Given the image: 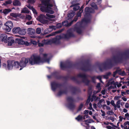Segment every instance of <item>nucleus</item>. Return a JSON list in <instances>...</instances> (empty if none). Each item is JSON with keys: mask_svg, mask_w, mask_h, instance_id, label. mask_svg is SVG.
I'll list each match as a JSON object with an SVG mask.
<instances>
[{"mask_svg": "<svg viewBox=\"0 0 129 129\" xmlns=\"http://www.w3.org/2000/svg\"><path fill=\"white\" fill-rule=\"evenodd\" d=\"M42 4L45 6V7H42L41 10L43 12H46L48 13L46 14V17L44 15L41 14L37 18V19L41 23L45 24L47 23L48 21L46 19H48L49 21H54L55 19L54 15H51L50 14H53L54 11L52 10L51 7L52 6V4L54 3L53 0H41Z\"/></svg>", "mask_w": 129, "mask_h": 129, "instance_id": "f257e3e1", "label": "nucleus"}, {"mask_svg": "<svg viewBox=\"0 0 129 129\" xmlns=\"http://www.w3.org/2000/svg\"><path fill=\"white\" fill-rule=\"evenodd\" d=\"M43 56L44 59V60L42 59L39 55L36 54H33L29 59L25 58H22L20 61L19 66L21 68L19 70H21L22 69L21 68H23L25 67L28 61L29 63L32 65L40 64L44 61L49 63L50 60L49 58V55L44 54Z\"/></svg>", "mask_w": 129, "mask_h": 129, "instance_id": "f03ea898", "label": "nucleus"}, {"mask_svg": "<svg viewBox=\"0 0 129 129\" xmlns=\"http://www.w3.org/2000/svg\"><path fill=\"white\" fill-rule=\"evenodd\" d=\"M70 30H69L67 32V34L63 35L62 36H58L56 37V38L51 39L50 40H44L42 41V43L40 42V41L38 40V46H42L45 44H49L52 43H54L55 44H58L59 42V40L63 37H64L66 38H67V36H69L70 37L72 36V33H70Z\"/></svg>", "mask_w": 129, "mask_h": 129, "instance_id": "7ed1b4c3", "label": "nucleus"}, {"mask_svg": "<svg viewBox=\"0 0 129 129\" xmlns=\"http://www.w3.org/2000/svg\"><path fill=\"white\" fill-rule=\"evenodd\" d=\"M121 83V82L119 83L118 82H114V81L112 80H110L108 82L109 85H111L109 88L110 89L114 88L116 87V86L118 87H119L122 85Z\"/></svg>", "mask_w": 129, "mask_h": 129, "instance_id": "20e7f679", "label": "nucleus"}, {"mask_svg": "<svg viewBox=\"0 0 129 129\" xmlns=\"http://www.w3.org/2000/svg\"><path fill=\"white\" fill-rule=\"evenodd\" d=\"M13 26V24L12 22L10 21H7L5 23L4 26V29L6 31H10Z\"/></svg>", "mask_w": 129, "mask_h": 129, "instance_id": "39448f33", "label": "nucleus"}, {"mask_svg": "<svg viewBox=\"0 0 129 129\" xmlns=\"http://www.w3.org/2000/svg\"><path fill=\"white\" fill-rule=\"evenodd\" d=\"M67 101L68 102L67 107L69 109L72 110L74 108L75 105L73 103V100L71 97H69L67 98Z\"/></svg>", "mask_w": 129, "mask_h": 129, "instance_id": "423d86ee", "label": "nucleus"}, {"mask_svg": "<svg viewBox=\"0 0 129 129\" xmlns=\"http://www.w3.org/2000/svg\"><path fill=\"white\" fill-rule=\"evenodd\" d=\"M78 77H81L82 78L83 82L87 85L89 82L87 79V76L84 74L80 73L78 75Z\"/></svg>", "mask_w": 129, "mask_h": 129, "instance_id": "0eeeda50", "label": "nucleus"}, {"mask_svg": "<svg viewBox=\"0 0 129 129\" xmlns=\"http://www.w3.org/2000/svg\"><path fill=\"white\" fill-rule=\"evenodd\" d=\"M80 0H74L72 2V5L71 6V7H74L73 9L74 10L76 11L78 10L80 8V7L78 6L79 5V3H77L74 4V3H76L79 1Z\"/></svg>", "mask_w": 129, "mask_h": 129, "instance_id": "6e6552de", "label": "nucleus"}, {"mask_svg": "<svg viewBox=\"0 0 129 129\" xmlns=\"http://www.w3.org/2000/svg\"><path fill=\"white\" fill-rule=\"evenodd\" d=\"M16 42L18 44L23 45L24 44L27 46H29L30 43H29L27 41H24L23 40L21 39H16Z\"/></svg>", "mask_w": 129, "mask_h": 129, "instance_id": "1a4fd4ad", "label": "nucleus"}, {"mask_svg": "<svg viewBox=\"0 0 129 129\" xmlns=\"http://www.w3.org/2000/svg\"><path fill=\"white\" fill-rule=\"evenodd\" d=\"M28 31L31 37L33 38H35L36 36L34 35L35 33V29L30 28L28 29Z\"/></svg>", "mask_w": 129, "mask_h": 129, "instance_id": "9d476101", "label": "nucleus"}, {"mask_svg": "<svg viewBox=\"0 0 129 129\" xmlns=\"http://www.w3.org/2000/svg\"><path fill=\"white\" fill-rule=\"evenodd\" d=\"M85 11L86 12V16H87L89 13H93L94 12L92 8H89L88 7L85 8Z\"/></svg>", "mask_w": 129, "mask_h": 129, "instance_id": "9b49d317", "label": "nucleus"}, {"mask_svg": "<svg viewBox=\"0 0 129 129\" xmlns=\"http://www.w3.org/2000/svg\"><path fill=\"white\" fill-rule=\"evenodd\" d=\"M1 37L2 39V40L5 43L7 42L8 38L7 39V37L6 34H1Z\"/></svg>", "mask_w": 129, "mask_h": 129, "instance_id": "f8f14e48", "label": "nucleus"}, {"mask_svg": "<svg viewBox=\"0 0 129 129\" xmlns=\"http://www.w3.org/2000/svg\"><path fill=\"white\" fill-rule=\"evenodd\" d=\"M58 84L55 82H53L51 83V86L52 90L54 91L58 87Z\"/></svg>", "mask_w": 129, "mask_h": 129, "instance_id": "ddd939ff", "label": "nucleus"}, {"mask_svg": "<svg viewBox=\"0 0 129 129\" xmlns=\"http://www.w3.org/2000/svg\"><path fill=\"white\" fill-rule=\"evenodd\" d=\"M8 40L9 41H8V45L9 46H11L12 45L14 42V40L12 39V37H8Z\"/></svg>", "mask_w": 129, "mask_h": 129, "instance_id": "4468645a", "label": "nucleus"}, {"mask_svg": "<svg viewBox=\"0 0 129 129\" xmlns=\"http://www.w3.org/2000/svg\"><path fill=\"white\" fill-rule=\"evenodd\" d=\"M12 63V62L11 61H8L7 68L8 70L12 69L13 67Z\"/></svg>", "mask_w": 129, "mask_h": 129, "instance_id": "2eb2a0df", "label": "nucleus"}, {"mask_svg": "<svg viewBox=\"0 0 129 129\" xmlns=\"http://www.w3.org/2000/svg\"><path fill=\"white\" fill-rule=\"evenodd\" d=\"M20 30V28L19 27H15L13 29V32L14 34L18 33Z\"/></svg>", "mask_w": 129, "mask_h": 129, "instance_id": "dca6fc26", "label": "nucleus"}, {"mask_svg": "<svg viewBox=\"0 0 129 129\" xmlns=\"http://www.w3.org/2000/svg\"><path fill=\"white\" fill-rule=\"evenodd\" d=\"M11 10L9 9H6L4 10L3 11L2 10H1L0 11V12H2L5 14H7L8 13L11 11Z\"/></svg>", "mask_w": 129, "mask_h": 129, "instance_id": "f3484780", "label": "nucleus"}, {"mask_svg": "<svg viewBox=\"0 0 129 129\" xmlns=\"http://www.w3.org/2000/svg\"><path fill=\"white\" fill-rule=\"evenodd\" d=\"M26 6L29 8L31 9L33 11L34 14H37V12L35 9L33 7L31 6L30 5H26Z\"/></svg>", "mask_w": 129, "mask_h": 129, "instance_id": "a211bd4d", "label": "nucleus"}, {"mask_svg": "<svg viewBox=\"0 0 129 129\" xmlns=\"http://www.w3.org/2000/svg\"><path fill=\"white\" fill-rule=\"evenodd\" d=\"M124 129H129V121H126L123 124Z\"/></svg>", "mask_w": 129, "mask_h": 129, "instance_id": "6ab92c4d", "label": "nucleus"}, {"mask_svg": "<svg viewBox=\"0 0 129 129\" xmlns=\"http://www.w3.org/2000/svg\"><path fill=\"white\" fill-rule=\"evenodd\" d=\"M21 13H29V11L27 8L24 7L21 10Z\"/></svg>", "mask_w": 129, "mask_h": 129, "instance_id": "aec40b11", "label": "nucleus"}, {"mask_svg": "<svg viewBox=\"0 0 129 129\" xmlns=\"http://www.w3.org/2000/svg\"><path fill=\"white\" fill-rule=\"evenodd\" d=\"M73 22V21H72L70 22V24H68V22L67 21H65L62 22V24L63 26H70L71 25Z\"/></svg>", "mask_w": 129, "mask_h": 129, "instance_id": "412c9836", "label": "nucleus"}, {"mask_svg": "<svg viewBox=\"0 0 129 129\" xmlns=\"http://www.w3.org/2000/svg\"><path fill=\"white\" fill-rule=\"evenodd\" d=\"M13 4L14 6H20L21 5V3L19 1L15 0L13 2Z\"/></svg>", "mask_w": 129, "mask_h": 129, "instance_id": "4be33fe9", "label": "nucleus"}, {"mask_svg": "<svg viewBox=\"0 0 129 129\" xmlns=\"http://www.w3.org/2000/svg\"><path fill=\"white\" fill-rule=\"evenodd\" d=\"M10 15L11 16L15 18L17 17L20 16L21 15V14H17L12 13H10Z\"/></svg>", "mask_w": 129, "mask_h": 129, "instance_id": "5701e85b", "label": "nucleus"}, {"mask_svg": "<svg viewBox=\"0 0 129 129\" xmlns=\"http://www.w3.org/2000/svg\"><path fill=\"white\" fill-rule=\"evenodd\" d=\"M120 100H119L117 102L116 104H115V106L114 107L115 110L116 109V108H120Z\"/></svg>", "mask_w": 129, "mask_h": 129, "instance_id": "b1692460", "label": "nucleus"}, {"mask_svg": "<svg viewBox=\"0 0 129 129\" xmlns=\"http://www.w3.org/2000/svg\"><path fill=\"white\" fill-rule=\"evenodd\" d=\"M19 62L17 61L14 62L13 64V67L15 68H18L19 67Z\"/></svg>", "mask_w": 129, "mask_h": 129, "instance_id": "393cba45", "label": "nucleus"}, {"mask_svg": "<svg viewBox=\"0 0 129 129\" xmlns=\"http://www.w3.org/2000/svg\"><path fill=\"white\" fill-rule=\"evenodd\" d=\"M83 122L86 125H87L89 123H90L92 122H94V121L92 119H87L84 121Z\"/></svg>", "mask_w": 129, "mask_h": 129, "instance_id": "a878e982", "label": "nucleus"}, {"mask_svg": "<svg viewBox=\"0 0 129 129\" xmlns=\"http://www.w3.org/2000/svg\"><path fill=\"white\" fill-rule=\"evenodd\" d=\"M62 31V30H60L58 31H56L55 33H52L51 34H50L49 35L46 36V37H49L51 36L55 35L56 34L60 33Z\"/></svg>", "mask_w": 129, "mask_h": 129, "instance_id": "bb28decb", "label": "nucleus"}, {"mask_svg": "<svg viewBox=\"0 0 129 129\" xmlns=\"http://www.w3.org/2000/svg\"><path fill=\"white\" fill-rule=\"evenodd\" d=\"M96 87L98 88L99 90L96 91H94V94H96V93L99 92L101 90V89L100 88V83H98V84L96 86Z\"/></svg>", "mask_w": 129, "mask_h": 129, "instance_id": "cd10ccee", "label": "nucleus"}, {"mask_svg": "<svg viewBox=\"0 0 129 129\" xmlns=\"http://www.w3.org/2000/svg\"><path fill=\"white\" fill-rule=\"evenodd\" d=\"M26 34V32L25 30L21 29L20 28L18 34L21 35H24Z\"/></svg>", "mask_w": 129, "mask_h": 129, "instance_id": "c85d7f7f", "label": "nucleus"}, {"mask_svg": "<svg viewBox=\"0 0 129 129\" xmlns=\"http://www.w3.org/2000/svg\"><path fill=\"white\" fill-rule=\"evenodd\" d=\"M66 66L65 63L63 62H60V67L62 69H63Z\"/></svg>", "mask_w": 129, "mask_h": 129, "instance_id": "c756f323", "label": "nucleus"}, {"mask_svg": "<svg viewBox=\"0 0 129 129\" xmlns=\"http://www.w3.org/2000/svg\"><path fill=\"white\" fill-rule=\"evenodd\" d=\"M96 78H97L98 79H99L100 81L101 82H102V81L101 80V76H98L97 77H96L95 76H94V77H92V81H93V82H95V81H94V79Z\"/></svg>", "mask_w": 129, "mask_h": 129, "instance_id": "7c9ffc66", "label": "nucleus"}, {"mask_svg": "<svg viewBox=\"0 0 129 129\" xmlns=\"http://www.w3.org/2000/svg\"><path fill=\"white\" fill-rule=\"evenodd\" d=\"M75 15V13L73 12L72 11V12L71 13H69L68 15V17L70 18H71L73 17Z\"/></svg>", "mask_w": 129, "mask_h": 129, "instance_id": "2f4dec72", "label": "nucleus"}, {"mask_svg": "<svg viewBox=\"0 0 129 129\" xmlns=\"http://www.w3.org/2000/svg\"><path fill=\"white\" fill-rule=\"evenodd\" d=\"M52 31V29L49 28L46 29L44 31V33L45 34H48L50 33Z\"/></svg>", "mask_w": 129, "mask_h": 129, "instance_id": "473e14b6", "label": "nucleus"}, {"mask_svg": "<svg viewBox=\"0 0 129 129\" xmlns=\"http://www.w3.org/2000/svg\"><path fill=\"white\" fill-rule=\"evenodd\" d=\"M83 118V117L82 116L80 115H78L77 117L75 118L78 121H80Z\"/></svg>", "mask_w": 129, "mask_h": 129, "instance_id": "72a5a7b5", "label": "nucleus"}, {"mask_svg": "<svg viewBox=\"0 0 129 129\" xmlns=\"http://www.w3.org/2000/svg\"><path fill=\"white\" fill-rule=\"evenodd\" d=\"M36 32L38 34L41 33V29L40 28H38L36 29Z\"/></svg>", "mask_w": 129, "mask_h": 129, "instance_id": "f704fd0d", "label": "nucleus"}, {"mask_svg": "<svg viewBox=\"0 0 129 129\" xmlns=\"http://www.w3.org/2000/svg\"><path fill=\"white\" fill-rule=\"evenodd\" d=\"M111 73L110 72H109L106 75H104L103 77L104 78L107 79L108 78L109 76L111 74Z\"/></svg>", "mask_w": 129, "mask_h": 129, "instance_id": "c9c22d12", "label": "nucleus"}, {"mask_svg": "<svg viewBox=\"0 0 129 129\" xmlns=\"http://www.w3.org/2000/svg\"><path fill=\"white\" fill-rule=\"evenodd\" d=\"M90 21V20L89 19H87L86 18H85L83 19L82 21V23H83L84 22L85 23H88Z\"/></svg>", "mask_w": 129, "mask_h": 129, "instance_id": "e433bc0d", "label": "nucleus"}, {"mask_svg": "<svg viewBox=\"0 0 129 129\" xmlns=\"http://www.w3.org/2000/svg\"><path fill=\"white\" fill-rule=\"evenodd\" d=\"M26 20H30L32 19V17L30 15H27L26 16Z\"/></svg>", "mask_w": 129, "mask_h": 129, "instance_id": "4c0bfd02", "label": "nucleus"}, {"mask_svg": "<svg viewBox=\"0 0 129 129\" xmlns=\"http://www.w3.org/2000/svg\"><path fill=\"white\" fill-rule=\"evenodd\" d=\"M91 5L95 9H97V6L95 5V3H91Z\"/></svg>", "mask_w": 129, "mask_h": 129, "instance_id": "58836bf2", "label": "nucleus"}, {"mask_svg": "<svg viewBox=\"0 0 129 129\" xmlns=\"http://www.w3.org/2000/svg\"><path fill=\"white\" fill-rule=\"evenodd\" d=\"M12 3V1L11 0H9L6 1L5 3H4V5H6L7 4H11Z\"/></svg>", "mask_w": 129, "mask_h": 129, "instance_id": "ea45409f", "label": "nucleus"}, {"mask_svg": "<svg viewBox=\"0 0 129 129\" xmlns=\"http://www.w3.org/2000/svg\"><path fill=\"white\" fill-rule=\"evenodd\" d=\"M28 43H30V45H31L32 44L34 45H36L37 43L35 41H33L31 40L30 42H28Z\"/></svg>", "mask_w": 129, "mask_h": 129, "instance_id": "a19ab883", "label": "nucleus"}, {"mask_svg": "<svg viewBox=\"0 0 129 129\" xmlns=\"http://www.w3.org/2000/svg\"><path fill=\"white\" fill-rule=\"evenodd\" d=\"M113 113H114L113 112L112 110H110V111H109L107 112V114L110 115H111L112 114H113Z\"/></svg>", "mask_w": 129, "mask_h": 129, "instance_id": "79ce46f5", "label": "nucleus"}, {"mask_svg": "<svg viewBox=\"0 0 129 129\" xmlns=\"http://www.w3.org/2000/svg\"><path fill=\"white\" fill-rule=\"evenodd\" d=\"M77 32L79 34H81L82 33V30L80 28H77L76 29Z\"/></svg>", "mask_w": 129, "mask_h": 129, "instance_id": "37998d69", "label": "nucleus"}, {"mask_svg": "<svg viewBox=\"0 0 129 129\" xmlns=\"http://www.w3.org/2000/svg\"><path fill=\"white\" fill-rule=\"evenodd\" d=\"M64 93L65 92L64 91L61 90L59 92L58 94V96H60Z\"/></svg>", "mask_w": 129, "mask_h": 129, "instance_id": "c03bdc74", "label": "nucleus"}, {"mask_svg": "<svg viewBox=\"0 0 129 129\" xmlns=\"http://www.w3.org/2000/svg\"><path fill=\"white\" fill-rule=\"evenodd\" d=\"M125 116L127 119L129 120V114L127 113L125 114Z\"/></svg>", "mask_w": 129, "mask_h": 129, "instance_id": "a18cd8bd", "label": "nucleus"}, {"mask_svg": "<svg viewBox=\"0 0 129 129\" xmlns=\"http://www.w3.org/2000/svg\"><path fill=\"white\" fill-rule=\"evenodd\" d=\"M35 2V0H28L27 3L30 4H33Z\"/></svg>", "mask_w": 129, "mask_h": 129, "instance_id": "49530a36", "label": "nucleus"}, {"mask_svg": "<svg viewBox=\"0 0 129 129\" xmlns=\"http://www.w3.org/2000/svg\"><path fill=\"white\" fill-rule=\"evenodd\" d=\"M109 119L110 120L112 121V122H113L114 121L115 119L114 118L112 117V116H110L109 117Z\"/></svg>", "mask_w": 129, "mask_h": 129, "instance_id": "de8ad7c7", "label": "nucleus"}, {"mask_svg": "<svg viewBox=\"0 0 129 129\" xmlns=\"http://www.w3.org/2000/svg\"><path fill=\"white\" fill-rule=\"evenodd\" d=\"M121 97V96H115L114 98V100H119V99Z\"/></svg>", "mask_w": 129, "mask_h": 129, "instance_id": "09e8293b", "label": "nucleus"}, {"mask_svg": "<svg viewBox=\"0 0 129 129\" xmlns=\"http://www.w3.org/2000/svg\"><path fill=\"white\" fill-rule=\"evenodd\" d=\"M50 29H52V31L53 29H55L56 27L54 26H49Z\"/></svg>", "mask_w": 129, "mask_h": 129, "instance_id": "8fccbe9b", "label": "nucleus"}, {"mask_svg": "<svg viewBox=\"0 0 129 129\" xmlns=\"http://www.w3.org/2000/svg\"><path fill=\"white\" fill-rule=\"evenodd\" d=\"M62 26V24L60 23H58L57 24V27L59 28L61 27Z\"/></svg>", "mask_w": 129, "mask_h": 129, "instance_id": "3c124183", "label": "nucleus"}, {"mask_svg": "<svg viewBox=\"0 0 129 129\" xmlns=\"http://www.w3.org/2000/svg\"><path fill=\"white\" fill-rule=\"evenodd\" d=\"M125 106L126 108H129V104L127 103H126L125 105Z\"/></svg>", "mask_w": 129, "mask_h": 129, "instance_id": "603ef678", "label": "nucleus"}, {"mask_svg": "<svg viewBox=\"0 0 129 129\" xmlns=\"http://www.w3.org/2000/svg\"><path fill=\"white\" fill-rule=\"evenodd\" d=\"M111 104L114 107H115V104L114 103V101L113 100H112L111 101Z\"/></svg>", "mask_w": 129, "mask_h": 129, "instance_id": "864d4df0", "label": "nucleus"}, {"mask_svg": "<svg viewBox=\"0 0 129 129\" xmlns=\"http://www.w3.org/2000/svg\"><path fill=\"white\" fill-rule=\"evenodd\" d=\"M83 106V105L82 104H81L79 106L78 108V110H80Z\"/></svg>", "mask_w": 129, "mask_h": 129, "instance_id": "5fc2aeb1", "label": "nucleus"}, {"mask_svg": "<svg viewBox=\"0 0 129 129\" xmlns=\"http://www.w3.org/2000/svg\"><path fill=\"white\" fill-rule=\"evenodd\" d=\"M101 112L102 113V116H105V113L104 111H103L102 110H101Z\"/></svg>", "mask_w": 129, "mask_h": 129, "instance_id": "6e6d98bb", "label": "nucleus"}, {"mask_svg": "<svg viewBox=\"0 0 129 129\" xmlns=\"http://www.w3.org/2000/svg\"><path fill=\"white\" fill-rule=\"evenodd\" d=\"M33 21H29L28 22H27L26 23V24L28 25H30L32 24Z\"/></svg>", "mask_w": 129, "mask_h": 129, "instance_id": "4d7b16f0", "label": "nucleus"}, {"mask_svg": "<svg viewBox=\"0 0 129 129\" xmlns=\"http://www.w3.org/2000/svg\"><path fill=\"white\" fill-rule=\"evenodd\" d=\"M98 106L100 108H101L102 107V105L101 103L98 102Z\"/></svg>", "mask_w": 129, "mask_h": 129, "instance_id": "13d9d810", "label": "nucleus"}, {"mask_svg": "<svg viewBox=\"0 0 129 129\" xmlns=\"http://www.w3.org/2000/svg\"><path fill=\"white\" fill-rule=\"evenodd\" d=\"M89 117V116L88 115H85L84 116L83 118L84 119H85L86 118H88Z\"/></svg>", "mask_w": 129, "mask_h": 129, "instance_id": "bf43d9fd", "label": "nucleus"}, {"mask_svg": "<svg viewBox=\"0 0 129 129\" xmlns=\"http://www.w3.org/2000/svg\"><path fill=\"white\" fill-rule=\"evenodd\" d=\"M110 122L108 121L104 122H103V124L105 125H108L109 124Z\"/></svg>", "mask_w": 129, "mask_h": 129, "instance_id": "052dcab7", "label": "nucleus"}, {"mask_svg": "<svg viewBox=\"0 0 129 129\" xmlns=\"http://www.w3.org/2000/svg\"><path fill=\"white\" fill-rule=\"evenodd\" d=\"M89 112V111L88 110H85L84 111V114L85 115L87 114Z\"/></svg>", "mask_w": 129, "mask_h": 129, "instance_id": "680f3d73", "label": "nucleus"}, {"mask_svg": "<svg viewBox=\"0 0 129 129\" xmlns=\"http://www.w3.org/2000/svg\"><path fill=\"white\" fill-rule=\"evenodd\" d=\"M99 103H101L102 102H104V103H105V102L104 101V99H101L100 100L99 102Z\"/></svg>", "mask_w": 129, "mask_h": 129, "instance_id": "e2e57ef3", "label": "nucleus"}, {"mask_svg": "<svg viewBox=\"0 0 129 129\" xmlns=\"http://www.w3.org/2000/svg\"><path fill=\"white\" fill-rule=\"evenodd\" d=\"M106 128L108 129H112V127L109 125H108L106 126Z\"/></svg>", "mask_w": 129, "mask_h": 129, "instance_id": "0e129e2a", "label": "nucleus"}, {"mask_svg": "<svg viewBox=\"0 0 129 129\" xmlns=\"http://www.w3.org/2000/svg\"><path fill=\"white\" fill-rule=\"evenodd\" d=\"M109 124H110L111 125L113 126V127H115L116 128L117 127V126H116L114 125L113 123L110 122Z\"/></svg>", "mask_w": 129, "mask_h": 129, "instance_id": "69168bd1", "label": "nucleus"}, {"mask_svg": "<svg viewBox=\"0 0 129 129\" xmlns=\"http://www.w3.org/2000/svg\"><path fill=\"white\" fill-rule=\"evenodd\" d=\"M119 121L120 122L122 121L123 119V118L121 116H119Z\"/></svg>", "mask_w": 129, "mask_h": 129, "instance_id": "338daca9", "label": "nucleus"}, {"mask_svg": "<svg viewBox=\"0 0 129 129\" xmlns=\"http://www.w3.org/2000/svg\"><path fill=\"white\" fill-rule=\"evenodd\" d=\"M123 112L124 113H126L127 112L128 110L127 109L125 108H124L123 110Z\"/></svg>", "mask_w": 129, "mask_h": 129, "instance_id": "774afa93", "label": "nucleus"}]
</instances>
